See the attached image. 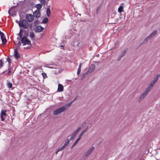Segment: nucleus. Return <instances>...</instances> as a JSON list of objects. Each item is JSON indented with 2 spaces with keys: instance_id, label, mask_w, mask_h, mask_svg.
<instances>
[{
  "instance_id": "1",
  "label": "nucleus",
  "mask_w": 160,
  "mask_h": 160,
  "mask_svg": "<svg viewBox=\"0 0 160 160\" xmlns=\"http://www.w3.org/2000/svg\"><path fill=\"white\" fill-rule=\"evenodd\" d=\"M19 26L21 28L24 29H27L28 28L29 24L28 22L25 20H22L20 21L19 22Z\"/></svg>"
},
{
  "instance_id": "2",
  "label": "nucleus",
  "mask_w": 160,
  "mask_h": 160,
  "mask_svg": "<svg viewBox=\"0 0 160 160\" xmlns=\"http://www.w3.org/2000/svg\"><path fill=\"white\" fill-rule=\"evenodd\" d=\"M149 92V89H146L145 91L140 96L138 100V102H140L143 100Z\"/></svg>"
},
{
  "instance_id": "3",
  "label": "nucleus",
  "mask_w": 160,
  "mask_h": 160,
  "mask_svg": "<svg viewBox=\"0 0 160 160\" xmlns=\"http://www.w3.org/2000/svg\"><path fill=\"white\" fill-rule=\"evenodd\" d=\"M66 108L65 107H62L55 110L53 112V114L54 115H57L63 112Z\"/></svg>"
},
{
  "instance_id": "4",
  "label": "nucleus",
  "mask_w": 160,
  "mask_h": 160,
  "mask_svg": "<svg viewBox=\"0 0 160 160\" xmlns=\"http://www.w3.org/2000/svg\"><path fill=\"white\" fill-rule=\"evenodd\" d=\"M21 41L23 45H29L31 44L30 41L26 37H23L21 39Z\"/></svg>"
},
{
  "instance_id": "5",
  "label": "nucleus",
  "mask_w": 160,
  "mask_h": 160,
  "mask_svg": "<svg viewBox=\"0 0 160 160\" xmlns=\"http://www.w3.org/2000/svg\"><path fill=\"white\" fill-rule=\"evenodd\" d=\"M6 111L5 110L2 109L0 113V117L2 121H4L6 115Z\"/></svg>"
},
{
  "instance_id": "6",
  "label": "nucleus",
  "mask_w": 160,
  "mask_h": 160,
  "mask_svg": "<svg viewBox=\"0 0 160 160\" xmlns=\"http://www.w3.org/2000/svg\"><path fill=\"white\" fill-rule=\"evenodd\" d=\"M26 17L27 20L30 22H32L34 19L33 16L31 14H27Z\"/></svg>"
},
{
  "instance_id": "7",
  "label": "nucleus",
  "mask_w": 160,
  "mask_h": 160,
  "mask_svg": "<svg viewBox=\"0 0 160 160\" xmlns=\"http://www.w3.org/2000/svg\"><path fill=\"white\" fill-rule=\"evenodd\" d=\"M127 49H125L123 50L120 54L118 58V60L119 61L120 60L121 58L125 54L127 51Z\"/></svg>"
},
{
  "instance_id": "8",
  "label": "nucleus",
  "mask_w": 160,
  "mask_h": 160,
  "mask_svg": "<svg viewBox=\"0 0 160 160\" xmlns=\"http://www.w3.org/2000/svg\"><path fill=\"white\" fill-rule=\"evenodd\" d=\"M33 15L36 18L39 17L40 15V11L38 10H37L33 12Z\"/></svg>"
},
{
  "instance_id": "9",
  "label": "nucleus",
  "mask_w": 160,
  "mask_h": 160,
  "mask_svg": "<svg viewBox=\"0 0 160 160\" xmlns=\"http://www.w3.org/2000/svg\"><path fill=\"white\" fill-rule=\"evenodd\" d=\"M63 90V87L62 85L59 84L58 85V92H62Z\"/></svg>"
},
{
  "instance_id": "10",
  "label": "nucleus",
  "mask_w": 160,
  "mask_h": 160,
  "mask_svg": "<svg viewBox=\"0 0 160 160\" xmlns=\"http://www.w3.org/2000/svg\"><path fill=\"white\" fill-rule=\"evenodd\" d=\"M2 43L3 44H5L6 42V39L5 38L4 34H2V35L1 36Z\"/></svg>"
},
{
  "instance_id": "11",
  "label": "nucleus",
  "mask_w": 160,
  "mask_h": 160,
  "mask_svg": "<svg viewBox=\"0 0 160 160\" xmlns=\"http://www.w3.org/2000/svg\"><path fill=\"white\" fill-rule=\"evenodd\" d=\"M155 83L152 81L151 83H150L149 86L146 88V89H149V92L151 90L154 84Z\"/></svg>"
},
{
  "instance_id": "12",
  "label": "nucleus",
  "mask_w": 160,
  "mask_h": 160,
  "mask_svg": "<svg viewBox=\"0 0 160 160\" xmlns=\"http://www.w3.org/2000/svg\"><path fill=\"white\" fill-rule=\"evenodd\" d=\"M157 31L156 30H154L153 31L152 33L148 36L151 39L154 37L156 34Z\"/></svg>"
},
{
  "instance_id": "13",
  "label": "nucleus",
  "mask_w": 160,
  "mask_h": 160,
  "mask_svg": "<svg viewBox=\"0 0 160 160\" xmlns=\"http://www.w3.org/2000/svg\"><path fill=\"white\" fill-rule=\"evenodd\" d=\"M14 56L16 58H18L19 57V54L18 52V51L17 49L14 50Z\"/></svg>"
},
{
  "instance_id": "14",
  "label": "nucleus",
  "mask_w": 160,
  "mask_h": 160,
  "mask_svg": "<svg viewBox=\"0 0 160 160\" xmlns=\"http://www.w3.org/2000/svg\"><path fill=\"white\" fill-rule=\"evenodd\" d=\"M160 77V75H157L154 78L153 80L152 81V82H154L155 83L157 82L158 78Z\"/></svg>"
},
{
  "instance_id": "15",
  "label": "nucleus",
  "mask_w": 160,
  "mask_h": 160,
  "mask_svg": "<svg viewBox=\"0 0 160 160\" xmlns=\"http://www.w3.org/2000/svg\"><path fill=\"white\" fill-rule=\"evenodd\" d=\"M37 30L38 32H42L44 29V28L41 26H38L37 27Z\"/></svg>"
},
{
  "instance_id": "16",
  "label": "nucleus",
  "mask_w": 160,
  "mask_h": 160,
  "mask_svg": "<svg viewBox=\"0 0 160 160\" xmlns=\"http://www.w3.org/2000/svg\"><path fill=\"white\" fill-rule=\"evenodd\" d=\"M42 5L40 4H37L35 5V7L36 8L37 10H38L39 11L42 8Z\"/></svg>"
},
{
  "instance_id": "17",
  "label": "nucleus",
  "mask_w": 160,
  "mask_h": 160,
  "mask_svg": "<svg viewBox=\"0 0 160 160\" xmlns=\"http://www.w3.org/2000/svg\"><path fill=\"white\" fill-rule=\"evenodd\" d=\"M81 65L82 63H81L79 64L77 72V74L78 75H79V74L80 73Z\"/></svg>"
},
{
  "instance_id": "18",
  "label": "nucleus",
  "mask_w": 160,
  "mask_h": 160,
  "mask_svg": "<svg viewBox=\"0 0 160 160\" xmlns=\"http://www.w3.org/2000/svg\"><path fill=\"white\" fill-rule=\"evenodd\" d=\"M86 131V130L85 129V130H84L83 132H81V133H80V135H79L78 138L79 139H81L82 137L84 135V132H85Z\"/></svg>"
},
{
  "instance_id": "19",
  "label": "nucleus",
  "mask_w": 160,
  "mask_h": 160,
  "mask_svg": "<svg viewBox=\"0 0 160 160\" xmlns=\"http://www.w3.org/2000/svg\"><path fill=\"white\" fill-rule=\"evenodd\" d=\"M123 7L122 6H120L118 8V10L119 12H121L123 11Z\"/></svg>"
},
{
  "instance_id": "20",
  "label": "nucleus",
  "mask_w": 160,
  "mask_h": 160,
  "mask_svg": "<svg viewBox=\"0 0 160 160\" xmlns=\"http://www.w3.org/2000/svg\"><path fill=\"white\" fill-rule=\"evenodd\" d=\"M76 136V135H75V134H73L71 136V137H70V138L69 139H68V140H69L70 141H71V140H73L74 138Z\"/></svg>"
},
{
  "instance_id": "21",
  "label": "nucleus",
  "mask_w": 160,
  "mask_h": 160,
  "mask_svg": "<svg viewBox=\"0 0 160 160\" xmlns=\"http://www.w3.org/2000/svg\"><path fill=\"white\" fill-rule=\"evenodd\" d=\"M69 140H68V139L64 143L63 145V147L64 148L66 147L69 143L70 142Z\"/></svg>"
},
{
  "instance_id": "22",
  "label": "nucleus",
  "mask_w": 160,
  "mask_h": 160,
  "mask_svg": "<svg viewBox=\"0 0 160 160\" xmlns=\"http://www.w3.org/2000/svg\"><path fill=\"white\" fill-rule=\"evenodd\" d=\"M51 11L49 8H48L47 10V14L48 17H49L50 15Z\"/></svg>"
},
{
  "instance_id": "23",
  "label": "nucleus",
  "mask_w": 160,
  "mask_h": 160,
  "mask_svg": "<svg viewBox=\"0 0 160 160\" xmlns=\"http://www.w3.org/2000/svg\"><path fill=\"white\" fill-rule=\"evenodd\" d=\"M151 38L149 36L147 37L143 41V42L144 43H145L147 42L149 40H150Z\"/></svg>"
},
{
  "instance_id": "24",
  "label": "nucleus",
  "mask_w": 160,
  "mask_h": 160,
  "mask_svg": "<svg viewBox=\"0 0 160 160\" xmlns=\"http://www.w3.org/2000/svg\"><path fill=\"white\" fill-rule=\"evenodd\" d=\"M7 86L8 88H11L12 87V84L10 82H8L7 83Z\"/></svg>"
},
{
  "instance_id": "25",
  "label": "nucleus",
  "mask_w": 160,
  "mask_h": 160,
  "mask_svg": "<svg viewBox=\"0 0 160 160\" xmlns=\"http://www.w3.org/2000/svg\"><path fill=\"white\" fill-rule=\"evenodd\" d=\"M80 42L78 41H75L74 43V46H78L79 45Z\"/></svg>"
},
{
  "instance_id": "26",
  "label": "nucleus",
  "mask_w": 160,
  "mask_h": 160,
  "mask_svg": "<svg viewBox=\"0 0 160 160\" xmlns=\"http://www.w3.org/2000/svg\"><path fill=\"white\" fill-rule=\"evenodd\" d=\"M81 127H79V128L77 130H76L75 132H74L73 133V134H75V135L76 136V134H77V133H78V132L80 130V129H81Z\"/></svg>"
},
{
  "instance_id": "27",
  "label": "nucleus",
  "mask_w": 160,
  "mask_h": 160,
  "mask_svg": "<svg viewBox=\"0 0 160 160\" xmlns=\"http://www.w3.org/2000/svg\"><path fill=\"white\" fill-rule=\"evenodd\" d=\"M48 21V18H44L43 20L42 21V23H47Z\"/></svg>"
},
{
  "instance_id": "28",
  "label": "nucleus",
  "mask_w": 160,
  "mask_h": 160,
  "mask_svg": "<svg viewBox=\"0 0 160 160\" xmlns=\"http://www.w3.org/2000/svg\"><path fill=\"white\" fill-rule=\"evenodd\" d=\"M95 68V66L94 65H92L90 68V71L91 68H92V70L91 72H92L94 70ZM90 72H91V71H90Z\"/></svg>"
},
{
  "instance_id": "29",
  "label": "nucleus",
  "mask_w": 160,
  "mask_h": 160,
  "mask_svg": "<svg viewBox=\"0 0 160 160\" xmlns=\"http://www.w3.org/2000/svg\"><path fill=\"white\" fill-rule=\"evenodd\" d=\"M80 139H79L78 138L77 140L73 144V146H72V148H73L74 146H75L77 144V143H78V142H79V141Z\"/></svg>"
},
{
  "instance_id": "30",
  "label": "nucleus",
  "mask_w": 160,
  "mask_h": 160,
  "mask_svg": "<svg viewBox=\"0 0 160 160\" xmlns=\"http://www.w3.org/2000/svg\"><path fill=\"white\" fill-rule=\"evenodd\" d=\"M23 33L19 32V33L17 34V35L19 36L20 38L21 39L23 37H22Z\"/></svg>"
},
{
  "instance_id": "31",
  "label": "nucleus",
  "mask_w": 160,
  "mask_h": 160,
  "mask_svg": "<svg viewBox=\"0 0 160 160\" xmlns=\"http://www.w3.org/2000/svg\"><path fill=\"white\" fill-rule=\"evenodd\" d=\"M42 76L43 77V78H46L47 77V75L46 74V73L45 72L42 73Z\"/></svg>"
},
{
  "instance_id": "32",
  "label": "nucleus",
  "mask_w": 160,
  "mask_h": 160,
  "mask_svg": "<svg viewBox=\"0 0 160 160\" xmlns=\"http://www.w3.org/2000/svg\"><path fill=\"white\" fill-rule=\"evenodd\" d=\"M30 36L31 38H33L34 37V34L33 32H31L30 33Z\"/></svg>"
},
{
  "instance_id": "33",
  "label": "nucleus",
  "mask_w": 160,
  "mask_h": 160,
  "mask_svg": "<svg viewBox=\"0 0 160 160\" xmlns=\"http://www.w3.org/2000/svg\"><path fill=\"white\" fill-rule=\"evenodd\" d=\"M3 65V62H2V60H0V68H1Z\"/></svg>"
},
{
  "instance_id": "34",
  "label": "nucleus",
  "mask_w": 160,
  "mask_h": 160,
  "mask_svg": "<svg viewBox=\"0 0 160 160\" xmlns=\"http://www.w3.org/2000/svg\"><path fill=\"white\" fill-rule=\"evenodd\" d=\"M12 73V71L10 70L9 69L8 71V72H6L5 73L7 75H10Z\"/></svg>"
},
{
  "instance_id": "35",
  "label": "nucleus",
  "mask_w": 160,
  "mask_h": 160,
  "mask_svg": "<svg viewBox=\"0 0 160 160\" xmlns=\"http://www.w3.org/2000/svg\"><path fill=\"white\" fill-rule=\"evenodd\" d=\"M41 3L42 4H45L46 3L45 0H41Z\"/></svg>"
},
{
  "instance_id": "36",
  "label": "nucleus",
  "mask_w": 160,
  "mask_h": 160,
  "mask_svg": "<svg viewBox=\"0 0 160 160\" xmlns=\"http://www.w3.org/2000/svg\"><path fill=\"white\" fill-rule=\"evenodd\" d=\"M65 148L63 147V146L61 147V148H58V149L59 150V151H61L63 149H64Z\"/></svg>"
},
{
  "instance_id": "37",
  "label": "nucleus",
  "mask_w": 160,
  "mask_h": 160,
  "mask_svg": "<svg viewBox=\"0 0 160 160\" xmlns=\"http://www.w3.org/2000/svg\"><path fill=\"white\" fill-rule=\"evenodd\" d=\"M90 153L89 152V151H87L85 154V155L87 156H88L90 154Z\"/></svg>"
},
{
  "instance_id": "38",
  "label": "nucleus",
  "mask_w": 160,
  "mask_h": 160,
  "mask_svg": "<svg viewBox=\"0 0 160 160\" xmlns=\"http://www.w3.org/2000/svg\"><path fill=\"white\" fill-rule=\"evenodd\" d=\"M94 149V147H92V148H91L89 150L91 151V152H92L93 150Z\"/></svg>"
},
{
  "instance_id": "39",
  "label": "nucleus",
  "mask_w": 160,
  "mask_h": 160,
  "mask_svg": "<svg viewBox=\"0 0 160 160\" xmlns=\"http://www.w3.org/2000/svg\"><path fill=\"white\" fill-rule=\"evenodd\" d=\"M10 61V58H8L7 59V61L8 62L9 64Z\"/></svg>"
},
{
  "instance_id": "40",
  "label": "nucleus",
  "mask_w": 160,
  "mask_h": 160,
  "mask_svg": "<svg viewBox=\"0 0 160 160\" xmlns=\"http://www.w3.org/2000/svg\"><path fill=\"white\" fill-rule=\"evenodd\" d=\"M23 30L22 29H21L19 32L23 33Z\"/></svg>"
},
{
  "instance_id": "41",
  "label": "nucleus",
  "mask_w": 160,
  "mask_h": 160,
  "mask_svg": "<svg viewBox=\"0 0 160 160\" xmlns=\"http://www.w3.org/2000/svg\"><path fill=\"white\" fill-rule=\"evenodd\" d=\"M18 46L19 47H20V45H21V43L20 42H19L18 43Z\"/></svg>"
},
{
  "instance_id": "42",
  "label": "nucleus",
  "mask_w": 160,
  "mask_h": 160,
  "mask_svg": "<svg viewBox=\"0 0 160 160\" xmlns=\"http://www.w3.org/2000/svg\"><path fill=\"white\" fill-rule=\"evenodd\" d=\"M99 8H100L99 7H98L97 8V12H98V11L99 10Z\"/></svg>"
},
{
  "instance_id": "43",
  "label": "nucleus",
  "mask_w": 160,
  "mask_h": 160,
  "mask_svg": "<svg viewBox=\"0 0 160 160\" xmlns=\"http://www.w3.org/2000/svg\"><path fill=\"white\" fill-rule=\"evenodd\" d=\"M59 152V151L58 149L56 152V154H57Z\"/></svg>"
},
{
  "instance_id": "44",
  "label": "nucleus",
  "mask_w": 160,
  "mask_h": 160,
  "mask_svg": "<svg viewBox=\"0 0 160 160\" xmlns=\"http://www.w3.org/2000/svg\"><path fill=\"white\" fill-rule=\"evenodd\" d=\"M12 8H11L9 9V10L8 11V13L9 14L10 12L12 10Z\"/></svg>"
},
{
  "instance_id": "45",
  "label": "nucleus",
  "mask_w": 160,
  "mask_h": 160,
  "mask_svg": "<svg viewBox=\"0 0 160 160\" xmlns=\"http://www.w3.org/2000/svg\"><path fill=\"white\" fill-rule=\"evenodd\" d=\"M2 34H3L2 32H1L0 31V36H1L2 35Z\"/></svg>"
},
{
  "instance_id": "46",
  "label": "nucleus",
  "mask_w": 160,
  "mask_h": 160,
  "mask_svg": "<svg viewBox=\"0 0 160 160\" xmlns=\"http://www.w3.org/2000/svg\"><path fill=\"white\" fill-rule=\"evenodd\" d=\"M88 151L90 153H91L92 152H91L89 149L88 150Z\"/></svg>"
},
{
  "instance_id": "47",
  "label": "nucleus",
  "mask_w": 160,
  "mask_h": 160,
  "mask_svg": "<svg viewBox=\"0 0 160 160\" xmlns=\"http://www.w3.org/2000/svg\"><path fill=\"white\" fill-rule=\"evenodd\" d=\"M88 151L90 153H91L92 152H91L89 149L88 150Z\"/></svg>"
},
{
  "instance_id": "48",
  "label": "nucleus",
  "mask_w": 160,
  "mask_h": 160,
  "mask_svg": "<svg viewBox=\"0 0 160 160\" xmlns=\"http://www.w3.org/2000/svg\"><path fill=\"white\" fill-rule=\"evenodd\" d=\"M60 47H63V46L62 45H61L60 46Z\"/></svg>"
},
{
  "instance_id": "49",
  "label": "nucleus",
  "mask_w": 160,
  "mask_h": 160,
  "mask_svg": "<svg viewBox=\"0 0 160 160\" xmlns=\"http://www.w3.org/2000/svg\"><path fill=\"white\" fill-rule=\"evenodd\" d=\"M1 132H0V135H1Z\"/></svg>"
},
{
  "instance_id": "50",
  "label": "nucleus",
  "mask_w": 160,
  "mask_h": 160,
  "mask_svg": "<svg viewBox=\"0 0 160 160\" xmlns=\"http://www.w3.org/2000/svg\"><path fill=\"white\" fill-rule=\"evenodd\" d=\"M61 72L60 71H58V72Z\"/></svg>"
}]
</instances>
